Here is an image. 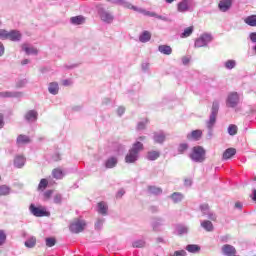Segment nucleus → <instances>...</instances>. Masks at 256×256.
<instances>
[{"label": "nucleus", "mask_w": 256, "mask_h": 256, "mask_svg": "<svg viewBox=\"0 0 256 256\" xmlns=\"http://www.w3.org/2000/svg\"><path fill=\"white\" fill-rule=\"evenodd\" d=\"M145 139H147L145 136H140L137 138L125 156V163L133 164L139 161V155L141 151L145 149V146L142 143V141H145Z\"/></svg>", "instance_id": "1"}, {"label": "nucleus", "mask_w": 256, "mask_h": 256, "mask_svg": "<svg viewBox=\"0 0 256 256\" xmlns=\"http://www.w3.org/2000/svg\"><path fill=\"white\" fill-rule=\"evenodd\" d=\"M217 115H219V102L215 100L212 103L209 119L206 120V128L208 130V133H207L208 139H212L213 137V129H215V125L217 123Z\"/></svg>", "instance_id": "2"}, {"label": "nucleus", "mask_w": 256, "mask_h": 256, "mask_svg": "<svg viewBox=\"0 0 256 256\" xmlns=\"http://www.w3.org/2000/svg\"><path fill=\"white\" fill-rule=\"evenodd\" d=\"M195 7H197L195 0H181L177 3L178 13H193Z\"/></svg>", "instance_id": "3"}, {"label": "nucleus", "mask_w": 256, "mask_h": 256, "mask_svg": "<svg viewBox=\"0 0 256 256\" xmlns=\"http://www.w3.org/2000/svg\"><path fill=\"white\" fill-rule=\"evenodd\" d=\"M96 10L103 23L111 25V23H113V21L115 20V16L113 15V13H111L109 10H106L102 4H98L96 6Z\"/></svg>", "instance_id": "4"}, {"label": "nucleus", "mask_w": 256, "mask_h": 256, "mask_svg": "<svg viewBox=\"0 0 256 256\" xmlns=\"http://www.w3.org/2000/svg\"><path fill=\"white\" fill-rule=\"evenodd\" d=\"M206 151L202 146H195L192 148V153L190 154V159L194 163H203L205 161Z\"/></svg>", "instance_id": "5"}, {"label": "nucleus", "mask_w": 256, "mask_h": 256, "mask_svg": "<svg viewBox=\"0 0 256 256\" xmlns=\"http://www.w3.org/2000/svg\"><path fill=\"white\" fill-rule=\"evenodd\" d=\"M211 41H213V35H211V33H203L195 40L194 47L197 49H201V47H208Z\"/></svg>", "instance_id": "6"}, {"label": "nucleus", "mask_w": 256, "mask_h": 256, "mask_svg": "<svg viewBox=\"0 0 256 256\" xmlns=\"http://www.w3.org/2000/svg\"><path fill=\"white\" fill-rule=\"evenodd\" d=\"M239 101V93L230 92L226 98V107H229L230 109H235V107L239 105Z\"/></svg>", "instance_id": "7"}, {"label": "nucleus", "mask_w": 256, "mask_h": 256, "mask_svg": "<svg viewBox=\"0 0 256 256\" xmlns=\"http://www.w3.org/2000/svg\"><path fill=\"white\" fill-rule=\"evenodd\" d=\"M200 211L203 217H207L210 221H217V214L213 213L209 208V204L200 205Z\"/></svg>", "instance_id": "8"}, {"label": "nucleus", "mask_w": 256, "mask_h": 256, "mask_svg": "<svg viewBox=\"0 0 256 256\" xmlns=\"http://www.w3.org/2000/svg\"><path fill=\"white\" fill-rule=\"evenodd\" d=\"M29 211L34 217H49V212L45 208L37 207L35 204L29 206Z\"/></svg>", "instance_id": "9"}, {"label": "nucleus", "mask_w": 256, "mask_h": 256, "mask_svg": "<svg viewBox=\"0 0 256 256\" xmlns=\"http://www.w3.org/2000/svg\"><path fill=\"white\" fill-rule=\"evenodd\" d=\"M23 95L21 91H4L0 92V99H21Z\"/></svg>", "instance_id": "10"}, {"label": "nucleus", "mask_w": 256, "mask_h": 256, "mask_svg": "<svg viewBox=\"0 0 256 256\" xmlns=\"http://www.w3.org/2000/svg\"><path fill=\"white\" fill-rule=\"evenodd\" d=\"M85 221L84 220H75L70 224L71 233H81L85 229Z\"/></svg>", "instance_id": "11"}, {"label": "nucleus", "mask_w": 256, "mask_h": 256, "mask_svg": "<svg viewBox=\"0 0 256 256\" xmlns=\"http://www.w3.org/2000/svg\"><path fill=\"white\" fill-rule=\"evenodd\" d=\"M37 119H39V113L37 112V110H28L24 114V121L26 123H29V124L35 123Z\"/></svg>", "instance_id": "12"}, {"label": "nucleus", "mask_w": 256, "mask_h": 256, "mask_svg": "<svg viewBox=\"0 0 256 256\" xmlns=\"http://www.w3.org/2000/svg\"><path fill=\"white\" fill-rule=\"evenodd\" d=\"M165 225V219L162 217H155L151 221V227L153 231H161V227Z\"/></svg>", "instance_id": "13"}, {"label": "nucleus", "mask_w": 256, "mask_h": 256, "mask_svg": "<svg viewBox=\"0 0 256 256\" xmlns=\"http://www.w3.org/2000/svg\"><path fill=\"white\" fill-rule=\"evenodd\" d=\"M9 41H13L14 43H18L23 39V34L19 30H11L8 32Z\"/></svg>", "instance_id": "14"}, {"label": "nucleus", "mask_w": 256, "mask_h": 256, "mask_svg": "<svg viewBox=\"0 0 256 256\" xmlns=\"http://www.w3.org/2000/svg\"><path fill=\"white\" fill-rule=\"evenodd\" d=\"M117 163H119V158L116 156H110L105 160L104 166L106 169H115V167H117Z\"/></svg>", "instance_id": "15"}, {"label": "nucleus", "mask_w": 256, "mask_h": 256, "mask_svg": "<svg viewBox=\"0 0 256 256\" xmlns=\"http://www.w3.org/2000/svg\"><path fill=\"white\" fill-rule=\"evenodd\" d=\"M233 5V0H220L218 4V9L222 11V13H227L229 9H231Z\"/></svg>", "instance_id": "16"}, {"label": "nucleus", "mask_w": 256, "mask_h": 256, "mask_svg": "<svg viewBox=\"0 0 256 256\" xmlns=\"http://www.w3.org/2000/svg\"><path fill=\"white\" fill-rule=\"evenodd\" d=\"M165 139H167V134L163 131L155 132L153 135L154 143H158L159 145H163V143H165Z\"/></svg>", "instance_id": "17"}, {"label": "nucleus", "mask_w": 256, "mask_h": 256, "mask_svg": "<svg viewBox=\"0 0 256 256\" xmlns=\"http://www.w3.org/2000/svg\"><path fill=\"white\" fill-rule=\"evenodd\" d=\"M221 251L225 256L237 255V250L230 244L223 245Z\"/></svg>", "instance_id": "18"}, {"label": "nucleus", "mask_w": 256, "mask_h": 256, "mask_svg": "<svg viewBox=\"0 0 256 256\" xmlns=\"http://www.w3.org/2000/svg\"><path fill=\"white\" fill-rule=\"evenodd\" d=\"M203 137V131L201 130H194L187 134L186 138L188 141H199Z\"/></svg>", "instance_id": "19"}, {"label": "nucleus", "mask_w": 256, "mask_h": 256, "mask_svg": "<svg viewBox=\"0 0 256 256\" xmlns=\"http://www.w3.org/2000/svg\"><path fill=\"white\" fill-rule=\"evenodd\" d=\"M109 212V206L105 203V202H99L97 204V213H99V215H102L103 217H107Z\"/></svg>", "instance_id": "20"}, {"label": "nucleus", "mask_w": 256, "mask_h": 256, "mask_svg": "<svg viewBox=\"0 0 256 256\" xmlns=\"http://www.w3.org/2000/svg\"><path fill=\"white\" fill-rule=\"evenodd\" d=\"M29 143H31V138L28 135H18L16 139V145H18V147H21V145H29Z\"/></svg>", "instance_id": "21"}, {"label": "nucleus", "mask_w": 256, "mask_h": 256, "mask_svg": "<svg viewBox=\"0 0 256 256\" xmlns=\"http://www.w3.org/2000/svg\"><path fill=\"white\" fill-rule=\"evenodd\" d=\"M21 49L26 53V55H37L39 53L37 48L32 47L27 43L22 44Z\"/></svg>", "instance_id": "22"}, {"label": "nucleus", "mask_w": 256, "mask_h": 256, "mask_svg": "<svg viewBox=\"0 0 256 256\" xmlns=\"http://www.w3.org/2000/svg\"><path fill=\"white\" fill-rule=\"evenodd\" d=\"M14 167L17 169H23V167H25V156L17 155L14 158Z\"/></svg>", "instance_id": "23"}, {"label": "nucleus", "mask_w": 256, "mask_h": 256, "mask_svg": "<svg viewBox=\"0 0 256 256\" xmlns=\"http://www.w3.org/2000/svg\"><path fill=\"white\" fill-rule=\"evenodd\" d=\"M236 153H237V150L235 148L226 149L222 155V161H227L231 159V157H234Z\"/></svg>", "instance_id": "24"}, {"label": "nucleus", "mask_w": 256, "mask_h": 256, "mask_svg": "<svg viewBox=\"0 0 256 256\" xmlns=\"http://www.w3.org/2000/svg\"><path fill=\"white\" fill-rule=\"evenodd\" d=\"M161 157V152L157 150H151L147 152L146 159L148 161H157V159Z\"/></svg>", "instance_id": "25"}, {"label": "nucleus", "mask_w": 256, "mask_h": 256, "mask_svg": "<svg viewBox=\"0 0 256 256\" xmlns=\"http://www.w3.org/2000/svg\"><path fill=\"white\" fill-rule=\"evenodd\" d=\"M48 93L50 95H58L59 94V83L51 82L48 84Z\"/></svg>", "instance_id": "26"}, {"label": "nucleus", "mask_w": 256, "mask_h": 256, "mask_svg": "<svg viewBox=\"0 0 256 256\" xmlns=\"http://www.w3.org/2000/svg\"><path fill=\"white\" fill-rule=\"evenodd\" d=\"M169 198L173 201V203H181V201H183V199H185V196L183 195V193L180 192H174L172 193Z\"/></svg>", "instance_id": "27"}, {"label": "nucleus", "mask_w": 256, "mask_h": 256, "mask_svg": "<svg viewBox=\"0 0 256 256\" xmlns=\"http://www.w3.org/2000/svg\"><path fill=\"white\" fill-rule=\"evenodd\" d=\"M140 43H149L151 41V32L145 30L139 36Z\"/></svg>", "instance_id": "28"}, {"label": "nucleus", "mask_w": 256, "mask_h": 256, "mask_svg": "<svg viewBox=\"0 0 256 256\" xmlns=\"http://www.w3.org/2000/svg\"><path fill=\"white\" fill-rule=\"evenodd\" d=\"M70 23L72 25H83L85 23V17L82 15L71 17Z\"/></svg>", "instance_id": "29"}, {"label": "nucleus", "mask_w": 256, "mask_h": 256, "mask_svg": "<svg viewBox=\"0 0 256 256\" xmlns=\"http://www.w3.org/2000/svg\"><path fill=\"white\" fill-rule=\"evenodd\" d=\"M158 51L162 55H171V53H173V48H171L169 45H160L158 47Z\"/></svg>", "instance_id": "30"}, {"label": "nucleus", "mask_w": 256, "mask_h": 256, "mask_svg": "<svg viewBox=\"0 0 256 256\" xmlns=\"http://www.w3.org/2000/svg\"><path fill=\"white\" fill-rule=\"evenodd\" d=\"M200 225H201L202 229H204L208 233H211V231H213V229H214L213 222L209 221V220L201 221Z\"/></svg>", "instance_id": "31"}, {"label": "nucleus", "mask_w": 256, "mask_h": 256, "mask_svg": "<svg viewBox=\"0 0 256 256\" xmlns=\"http://www.w3.org/2000/svg\"><path fill=\"white\" fill-rule=\"evenodd\" d=\"M135 12L140 13L141 15H145V17H157V13L145 10L143 8H139L137 6Z\"/></svg>", "instance_id": "32"}, {"label": "nucleus", "mask_w": 256, "mask_h": 256, "mask_svg": "<svg viewBox=\"0 0 256 256\" xmlns=\"http://www.w3.org/2000/svg\"><path fill=\"white\" fill-rule=\"evenodd\" d=\"M120 7H123L124 9H130L131 11H136L137 6L133 5L131 2L127 0H120Z\"/></svg>", "instance_id": "33"}, {"label": "nucleus", "mask_w": 256, "mask_h": 256, "mask_svg": "<svg viewBox=\"0 0 256 256\" xmlns=\"http://www.w3.org/2000/svg\"><path fill=\"white\" fill-rule=\"evenodd\" d=\"M177 235H187L189 233V226L179 224L176 226Z\"/></svg>", "instance_id": "34"}, {"label": "nucleus", "mask_w": 256, "mask_h": 256, "mask_svg": "<svg viewBox=\"0 0 256 256\" xmlns=\"http://www.w3.org/2000/svg\"><path fill=\"white\" fill-rule=\"evenodd\" d=\"M185 249L188 253H199L201 251V246L197 244H188Z\"/></svg>", "instance_id": "35"}, {"label": "nucleus", "mask_w": 256, "mask_h": 256, "mask_svg": "<svg viewBox=\"0 0 256 256\" xmlns=\"http://www.w3.org/2000/svg\"><path fill=\"white\" fill-rule=\"evenodd\" d=\"M224 67L228 71H231V70L235 69V67H237V61L233 60V59H229L226 62H224Z\"/></svg>", "instance_id": "36"}, {"label": "nucleus", "mask_w": 256, "mask_h": 256, "mask_svg": "<svg viewBox=\"0 0 256 256\" xmlns=\"http://www.w3.org/2000/svg\"><path fill=\"white\" fill-rule=\"evenodd\" d=\"M244 22L250 27H256V15H251L245 18Z\"/></svg>", "instance_id": "37"}, {"label": "nucleus", "mask_w": 256, "mask_h": 256, "mask_svg": "<svg viewBox=\"0 0 256 256\" xmlns=\"http://www.w3.org/2000/svg\"><path fill=\"white\" fill-rule=\"evenodd\" d=\"M148 191L151 195H161V193H163V189L157 186L148 187Z\"/></svg>", "instance_id": "38"}, {"label": "nucleus", "mask_w": 256, "mask_h": 256, "mask_svg": "<svg viewBox=\"0 0 256 256\" xmlns=\"http://www.w3.org/2000/svg\"><path fill=\"white\" fill-rule=\"evenodd\" d=\"M36 244H37V239L35 237L29 238L24 243L25 247H28V249H33V247H35Z\"/></svg>", "instance_id": "39"}, {"label": "nucleus", "mask_w": 256, "mask_h": 256, "mask_svg": "<svg viewBox=\"0 0 256 256\" xmlns=\"http://www.w3.org/2000/svg\"><path fill=\"white\" fill-rule=\"evenodd\" d=\"M189 149V144L181 143L178 145L177 152L179 155H184V153Z\"/></svg>", "instance_id": "40"}, {"label": "nucleus", "mask_w": 256, "mask_h": 256, "mask_svg": "<svg viewBox=\"0 0 256 256\" xmlns=\"http://www.w3.org/2000/svg\"><path fill=\"white\" fill-rule=\"evenodd\" d=\"M132 247L134 249H143V247H145V240H135L134 242H132Z\"/></svg>", "instance_id": "41"}, {"label": "nucleus", "mask_w": 256, "mask_h": 256, "mask_svg": "<svg viewBox=\"0 0 256 256\" xmlns=\"http://www.w3.org/2000/svg\"><path fill=\"white\" fill-rule=\"evenodd\" d=\"M191 35H193V26H190V27L184 29V31L182 32L180 37L182 39H186V37H191Z\"/></svg>", "instance_id": "42"}, {"label": "nucleus", "mask_w": 256, "mask_h": 256, "mask_svg": "<svg viewBox=\"0 0 256 256\" xmlns=\"http://www.w3.org/2000/svg\"><path fill=\"white\" fill-rule=\"evenodd\" d=\"M11 193V187L7 185H0V195L1 196H7Z\"/></svg>", "instance_id": "43"}, {"label": "nucleus", "mask_w": 256, "mask_h": 256, "mask_svg": "<svg viewBox=\"0 0 256 256\" xmlns=\"http://www.w3.org/2000/svg\"><path fill=\"white\" fill-rule=\"evenodd\" d=\"M47 185H49V181L45 178L41 179L38 185L39 191H45V189H47Z\"/></svg>", "instance_id": "44"}, {"label": "nucleus", "mask_w": 256, "mask_h": 256, "mask_svg": "<svg viewBox=\"0 0 256 256\" xmlns=\"http://www.w3.org/2000/svg\"><path fill=\"white\" fill-rule=\"evenodd\" d=\"M52 177L54 179H63V171L61 169H54L52 171Z\"/></svg>", "instance_id": "45"}, {"label": "nucleus", "mask_w": 256, "mask_h": 256, "mask_svg": "<svg viewBox=\"0 0 256 256\" xmlns=\"http://www.w3.org/2000/svg\"><path fill=\"white\" fill-rule=\"evenodd\" d=\"M104 223H105L104 218H98L97 221L95 222L96 231H101V229H103V224Z\"/></svg>", "instance_id": "46"}, {"label": "nucleus", "mask_w": 256, "mask_h": 256, "mask_svg": "<svg viewBox=\"0 0 256 256\" xmlns=\"http://www.w3.org/2000/svg\"><path fill=\"white\" fill-rule=\"evenodd\" d=\"M27 83H29V81H27V79H20L16 82V89H23V87H26Z\"/></svg>", "instance_id": "47"}, {"label": "nucleus", "mask_w": 256, "mask_h": 256, "mask_svg": "<svg viewBox=\"0 0 256 256\" xmlns=\"http://www.w3.org/2000/svg\"><path fill=\"white\" fill-rule=\"evenodd\" d=\"M6 241H7V234L5 233V230L0 229V247L1 245H5Z\"/></svg>", "instance_id": "48"}, {"label": "nucleus", "mask_w": 256, "mask_h": 256, "mask_svg": "<svg viewBox=\"0 0 256 256\" xmlns=\"http://www.w3.org/2000/svg\"><path fill=\"white\" fill-rule=\"evenodd\" d=\"M228 134L233 136V135H237V125L235 124H231L228 126Z\"/></svg>", "instance_id": "49"}, {"label": "nucleus", "mask_w": 256, "mask_h": 256, "mask_svg": "<svg viewBox=\"0 0 256 256\" xmlns=\"http://www.w3.org/2000/svg\"><path fill=\"white\" fill-rule=\"evenodd\" d=\"M0 39L2 41L9 39V31H7L5 29H0Z\"/></svg>", "instance_id": "50"}, {"label": "nucleus", "mask_w": 256, "mask_h": 256, "mask_svg": "<svg viewBox=\"0 0 256 256\" xmlns=\"http://www.w3.org/2000/svg\"><path fill=\"white\" fill-rule=\"evenodd\" d=\"M55 243H57V240H55V238H46V247H55Z\"/></svg>", "instance_id": "51"}, {"label": "nucleus", "mask_w": 256, "mask_h": 256, "mask_svg": "<svg viewBox=\"0 0 256 256\" xmlns=\"http://www.w3.org/2000/svg\"><path fill=\"white\" fill-rule=\"evenodd\" d=\"M145 127H147V119L138 122V124H137L138 131H143V129H145Z\"/></svg>", "instance_id": "52"}, {"label": "nucleus", "mask_w": 256, "mask_h": 256, "mask_svg": "<svg viewBox=\"0 0 256 256\" xmlns=\"http://www.w3.org/2000/svg\"><path fill=\"white\" fill-rule=\"evenodd\" d=\"M62 201H63V196L61 194L54 195V203L56 205H61Z\"/></svg>", "instance_id": "53"}, {"label": "nucleus", "mask_w": 256, "mask_h": 256, "mask_svg": "<svg viewBox=\"0 0 256 256\" xmlns=\"http://www.w3.org/2000/svg\"><path fill=\"white\" fill-rule=\"evenodd\" d=\"M142 71L144 72V73H149V67H150V64L149 63H147V62H144V63H142Z\"/></svg>", "instance_id": "54"}, {"label": "nucleus", "mask_w": 256, "mask_h": 256, "mask_svg": "<svg viewBox=\"0 0 256 256\" xmlns=\"http://www.w3.org/2000/svg\"><path fill=\"white\" fill-rule=\"evenodd\" d=\"M124 113H125V107H123V106L118 107V109H117V115H118L119 117H121Z\"/></svg>", "instance_id": "55"}, {"label": "nucleus", "mask_w": 256, "mask_h": 256, "mask_svg": "<svg viewBox=\"0 0 256 256\" xmlns=\"http://www.w3.org/2000/svg\"><path fill=\"white\" fill-rule=\"evenodd\" d=\"M155 19H159L160 21H169L167 16L156 14Z\"/></svg>", "instance_id": "56"}, {"label": "nucleus", "mask_w": 256, "mask_h": 256, "mask_svg": "<svg viewBox=\"0 0 256 256\" xmlns=\"http://www.w3.org/2000/svg\"><path fill=\"white\" fill-rule=\"evenodd\" d=\"M5 127V118L3 114L0 113V129H3Z\"/></svg>", "instance_id": "57"}, {"label": "nucleus", "mask_w": 256, "mask_h": 256, "mask_svg": "<svg viewBox=\"0 0 256 256\" xmlns=\"http://www.w3.org/2000/svg\"><path fill=\"white\" fill-rule=\"evenodd\" d=\"M249 39L252 41V43H256V32H251L249 34Z\"/></svg>", "instance_id": "58"}, {"label": "nucleus", "mask_w": 256, "mask_h": 256, "mask_svg": "<svg viewBox=\"0 0 256 256\" xmlns=\"http://www.w3.org/2000/svg\"><path fill=\"white\" fill-rule=\"evenodd\" d=\"M52 161H61V154L59 153H55L53 156H52Z\"/></svg>", "instance_id": "59"}, {"label": "nucleus", "mask_w": 256, "mask_h": 256, "mask_svg": "<svg viewBox=\"0 0 256 256\" xmlns=\"http://www.w3.org/2000/svg\"><path fill=\"white\" fill-rule=\"evenodd\" d=\"M77 67V64H65L64 65V69L66 70H71V69H75Z\"/></svg>", "instance_id": "60"}, {"label": "nucleus", "mask_w": 256, "mask_h": 256, "mask_svg": "<svg viewBox=\"0 0 256 256\" xmlns=\"http://www.w3.org/2000/svg\"><path fill=\"white\" fill-rule=\"evenodd\" d=\"M5 55V46L3 45V42H0V57H3Z\"/></svg>", "instance_id": "61"}, {"label": "nucleus", "mask_w": 256, "mask_h": 256, "mask_svg": "<svg viewBox=\"0 0 256 256\" xmlns=\"http://www.w3.org/2000/svg\"><path fill=\"white\" fill-rule=\"evenodd\" d=\"M52 195H53V190H48V191H46V192L44 193V197H45L46 199L51 198Z\"/></svg>", "instance_id": "62"}, {"label": "nucleus", "mask_w": 256, "mask_h": 256, "mask_svg": "<svg viewBox=\"0 0 256 256\" xmlns=\"http://www.w3.org/2000/svg\"><path fill=\"white\" fill-rule=\"evenodd\" d=\"M189 61H191V60L189 59V57H187V56L182 57V63H183V65H189Z\"/></svg>", "instance_id": "63"}, {"label": "nucleus", "mask_w": 256, "mask_h": 256, "mask_svg": "<svg viewBox=\"0 0 256 256\" xmlns=\"http://www.w3.org/2000/svg\"><path fill=\"white\" fill-rule=\"evenodd\" d=\"M125 195V190L124 189H120L118 192H117V197H122Z\"/></svg>", "instance_id": "64"}]
</instances>
